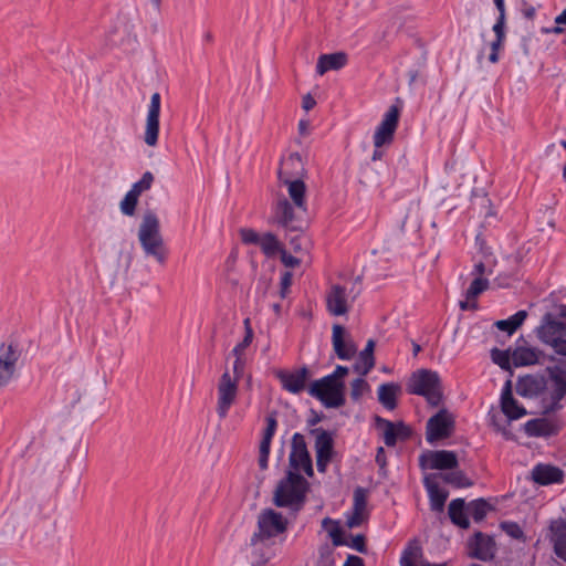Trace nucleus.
<instances>
[{
  "label": "nucleus",
  "instance_id": "f257e3e1",
  "mask_svg": "<svg viewBox=\"0 0 566 566\" xmlns=\"http://www.w3.org/2000/svg\"><path fill=\"white\" fill-rule=\"evenodd\" d=\"M308 489L310 483L303 475L289 470L274 491L273 503L277 507H289L296 514L306 502Z\"/></svg>",
  "mask_w": 566,
  "mask_h": 566
},
{
  "label": "nucleus",
  "instance_id": "f03ea898",
  "mask_svg": "<svg viewBox=\"0 0 566 566\" xmlns=\"http://www.w3.org/2000/svg\"><path fill=\"white\" fill-rule=\"evenodd\" d=\"M287 526L289 520L281 512L273 509H264L258 516V530L252 534L250 545L265 544L268 541L275 538L282 545L285 541Z\"/></svg>",
  "mask_w": 566,
  "mask_h": 566
},
{
  "label": "nucleus",
  "instance_id": "7ed1b4c3",
  "mask_svg": "<svg viewBox=\"0 0 566 566\" xmlns=\"http://www.w3.org/2000/svg\"><path fill=\"white\" fill-rule=\"evenodd\" d=\"M407 391L424 397L431 407H438L443 400L441 378L437 371L431 369L415 371L407 382Z\"/></svg>",
  "mask_w": 566,
  "mask_h": 566
},
{
  "label": "nucleus",
  "instance_id": "20e7f679",
  "mask_svg": "<svg viewBox=\"0 0 566 566\" xmlns=\"http://www.w3.org/2000/svg\"><path fill=\"white\" fill-rule=\"evenodd\" d=\"M138 239L146 255L154 256L159 263L165 261L164 241L157 214L147 210L138 230Z\"/></svg>",
  "mask_w": 566,
  "mask_h": 566
},
{
  "label": "nucleus",
  "instance_id": "39448f33",
  "mask_svg": "<svg viewBox=\"0 0 566 566\" xmlns=\"http://www.w3.org/2000/svg\"><path fill=\"white\" fill-rule=\"evenodd\" d=\"M311 397L319 400L326 408H339L345 405V382L322 377L314 380L307 388Z\"/></svg>",
  "mask_w": 566,
  "mask_h": 566
},
{
  "label": "nucleus",
  "instance_id": "423d86ee",
  "mask_svg": "<svg viewBox=\"0 0 566 566\" xmlns=\"http://www.w3.org/2000/svg\"><path fill=\"white\" fill-rule=\"evenodd\" d=\"M551 381L549 403L544 406L543 415L554 413L563 408L560 401L566 397V368L563 365H553L545 368Z\"/></svg>",
  "mask_w": 566,
  "mask_h": 566
},
{
  "label": "nucleus",
  "instance_id": "0eeeda50",
  "mask_svg": "<svg viewBox=\"0 0 566 566\" xmlns=\"http://www.w3.org/2000/svg\"><path fill=\"white\" fill-rule=\"evenodd\" d=\"M22 352L20 343L14 337L0 344V388L9 385L14 378Z\"/></svg>",
  "mask_w": 566,
  "mask_h": 566
},
{
  "label": "nucleus",
  "instance_id": "6e6552de",
  "mask_svg": "<svg viewBox=\"0 0 566 566\" xmlns=\"http://www.w3.org/2000/svg\"><path fill=\"white\" fill-rule=\"evenodd\" d=\"M455 428V420L448 409L442 408L431 416L426 424V440L430 444L448 439L452 436Z\"/></svg>",
  "mask_w": 566,
  "mask_h": 566
},
{
  "label": "nucleus",
  "instance_id": "1a4fd4ad",
  "mask_svg": "<svg viewBox=\"0 0 566 566\" xmlns=\"http://www.w3.org/2000/svg\"><path fill=\"white\" fill-rule=\"evenodd\" d=\"M289 464L294 472L300 473L302 470L308 478L314 475L313 462L305 437L300 432H295L292 437Z\"/></svg>",
  "mask_w": 566,
  "mask_h": 566
},
{
  "label": "nucleus",
  "instance_id": "9d476101",
  "mask_svg": "<svg viewBox=\"0 0 566 566\" xmlns=\"http://www.w3.org/2000/svg\"><path fill=\"white\" fill-rule=\"evenodd\" d=\"M310 434L315 437L314 448L317 470L321 473H325L335 452L333 433L323 428H314L310 430Z\"/></svg>",
  "mask_w": 566,
  "mask_h": 566
},
{
  "label": "nucleus",
  "instance_id": "9b49d317",
  "mask_svg": "<svg viewBox=\"0 0 566 566\" xmlns=\"http://www.w3.org/2000/svg\"><path fill=\"white\" fill-rule=\"evenodd\" d=\"M400 107L392 104L385 113L381 122L376 127L373 140L376 148H382L394 142L395 133L398 127Z\"/></svg>",
  "mask_w": 566,
  "mask_h": 566
},
{
  "label": "nucleus",
  "instance_id": "f8f14e48",
  "mask_svg": "<svg viewBox=\"0 0 566 566\" xmlns=\"http://www.w3.org/2000/svg\"><path fill=\"white\" fill-rule=\"evenodd\" d=\"M239 391V382L232 379L229 370H226L218 384V401L216 411L220 419L227 418L231 406L234 403Z\"/></svg>",
  "mask_w": 566,
  "mask_h": 566
},
{
  "label": "nucleus",
  "instance_id": "ddd939ff",
  "mask_svg": "<svg viewBox=\"0 0 566 566\" xmlns=\"http://www.w3.org/2000/svg\"><path fill=\"white\" fill-rule=\"evenodd\" d=\"M419 465L422 470H453L459 465L458 457L450 450H428L420 454Z\"/></svg>",
  "mask_w": 566,
  "mask_h": 566
},
{
  "label": "nucleus",
  "instance_id": "4468645a",
  "mask_svg": "<svg viewBox=\"0 0 566 566\" xmlns=\"http://www.w3.org/2000/svg\"><path fill=\"white\" fill-rule=\"evenodd\" d=\"M376 428L384 429V443L387 447H395L398 440L406 441L411 438L412 430L403 421L392 422L380 416H375Z\"/></svg>",
  "mask_w": 566,
  "mask_h": 566
},
{
  "label": "nucleus",
  "instance_id": "2eb2a0df",
  "mask_svg": "<svg viewBox=\"0 0 566 566\" xmlns=\"http://www.w3.org/2000/svg\"><path fill=\"white\" fill-rule=\"evenodd\" d=\"M293 206L285 197L277 200L274 216L277 224L290 232H301L303 230V221L300 219Z\"/></svg>",
  "mask_w": 566,
  "mask_h": 566
},
{
  "label": "nucleus",
  "instance_id": "dca6fc26",
  "mask_svg": "<svg viewBox=\"0 0 566 566\" xmlns=\"http://www.w3.org/2000/svg\"><path fill=\"white\" fill-rule=\"evenodd\" d=\"M160 105V94L158 92H155L151 95L150 104L148 105L144 133V142L146 143V145L150 147H154L158 144Z\"/></svg>",
  "mask_w": 566,
  "mask_h": 566
},
{
  "label": "nucleus",
  "instance_id": "f3484780",
  "mask_svg": "<svg viewBox=\"0 0 566 566\" xmlns=\"http://www.w3.org/2000/svg\"><path fill=\"white\" fill-rule=\"evenodd\" d=\"M275 377L279 379L284 390L296 395L306 388L310 370L306 366L293 371L279 369L275 371Z\"/></svg>",
  "mask_w": 566,
  "mask_h": 566
},
{
  "label": "nucleus",
  "instance_id": "a211bd4d",
  "mask_svg": "<svg viewBox=\"0 0 566 566\" xmlns=\"http://www.w3.org/2000/svg\"><path fill=\"white\" fill-rule=\"evenodd\" d=\"M469 556L482 562H489L495 555L494 539L482 532H476L468 542Z\"/></svg>",
  "mask_w": 566,
  "mask_h": 566
},
{
  "label": "nucleus",
  "instance_id": "6ab92c4d",
  "mask_svg": "<svg viewBox=\"0 0 566 566\" xmlns=\"http://www.w3.org/2000/svg\"><path fill=\"white\" fill-rule=\"evenodd\" d=\"M548 379L544 374L525 375L516 381V392L524 398H534L545 392Z\"/></svg>",
  "mask_w": 566,
  "mask_h": 566
},
{
  "label": "nucleus",
  "instance_id": "aec40b11",
  "mask_svg": "<svg viewBox=\"0 0 566 566\" xmlns=\"http://www.w3.org/2000/svg\"><path fill=\"white\" fill-rule=\"evenodd\" d=\"M500 402L501 410L506 416L509 423L528 413L527 410L514 398L511 379H507L502 388Z\"/></svg>",
  "mask_w": 566,
  "mask_h": 566
},
{
  "label": "nucleus",
  "instance_id": "412c9836",
  "mask_svg": "<svg viewBox=\"0 0 566 566\" xmlns=\"http://www.w3.org/2000/svg\"><path fill=\"white\" fill-rule=\"evenodd\" d=\"M291 172L287 170H279V179L280 181L287 186V191L293 200V203L297 210L305 212L306 211V202H305V192H306V186L304 181L302 180V177L300 178H292Z\"/></svg>",
  "mask_w": 566,
  "mask_h": 566
},
{
  "label": "nucleus",
  "instance_id": "4be33fe9",
  "mask_svg": "<svg viewBox=\"0 0 566 566\" xmlns=\"http://www.w3.org/2000/svg\"><path fill=\"white\" fill-rule=\"evenodd\" d=\"M332 344L335 354L342 360H349L356 354V345L348 337L346 328L339 324L333 326Z\"/></svg>",
  "mask_w": 566,
  "mask_h": 566
},
{
  "label": "nucleus",
  "instance_id": "5701e85b",
  "mask_svg": "<svg viewBox=\"0 0 566 566\" xmlns=\"http://www.w3.org/2000/svg\"><path fill=\"white\" fill-rule=\"evenodd\" d=\"M547 537L553 544L555 555L566 562V520L563 517L552 520Z\"/></svg>",
  "mask_w": 566,
  "mask_h": 566
},
{
  "label": "nucleus",
  "instance_id": "b1692460",
  "mask_svg": "<svg viewBox=\"0 0 566 566\" xmlns=\"http://www.w3.org/2000/svg\"><path fill=\"white\" fill-rule=\"evenodd\" d=\"M532 479L538 485L560 484L565 472L558 467L538 463L532 470Z\"/></svg>",
  "mask_w": 566,
  "mask_h": 566
},
{
  "label": "nucleus",
  "instance_id": "393cba45",
  "mask_svg": "<svg viewBox=\"0 0 566 566\" xmlns=\"http://www.w3.org/2000/svg\"><path fill=\"white\" fill-rule=\"evenodd\" d=\"M437 474H429L423 478V486L428 492L430 509L434 512H443L449 492L437 482Z\"/></svg>",
  "mask_w": 566,
  "mask_h": 566
},
{
  "label": "nucleus",
  "instance_id": "a878e982",
  "mask_svg": "<svg viewBox=\"0 0 566 566\" xmlns=\"http://www.w3.org/2000/svg\"><path fill=\"white\" fill-rule=\"evenodd\" d=\"M347 291L345 286L334 284L326 295L327 311L335 316L345 315L348 312Z\"/></svg>",
  "mask_w": 566,
  "mask_h": 566
},
{
  "label": "nucleus",
  "instance_id": "bb28decb",
  "mask_svg": "<svg viewBox=\"0 0 566 566\" xmlns=\"http://www.w3.org/2000/svg\"><path fill=\"white\" fill-rule=\"evenodd\" d=\"M538 338L546 345L549 339L566 335V323L557 321L552 314L547 313L543 318V324L537 328Z\"/></svg>",
  "mask_w": 566,
  "mask_h": 566
},
{
  "label": "nucleus",
  "instance_id": "cd10ccee",
  "mask_svg": "<svg viewBox=\"0 0 566 566\" xmlns=\"http://www.w3.org/2000/svg\"><path fill=\"white\" fill-rule=\"evenodd\" d=\"M448 515L450 521L460 528L467 530L470 527L468 506L464 499L458 497L452 500L448 507Z\"/></svg>",
  "mask_w": 566,
  "mask_h": 566
},
{
  "label": "nucleus",
  "instance_id": "c85d7f7f",
  "mask_svg": "<svg viewBox=\"0 0 566 566\" xmlns=\"http://www.w3.org/2000/svg\"><path fill=\"white\" fill-rule=\"evenodd\" d=\"M524 431L528 437H551L557 428L546 418H535L525 422Z\"/></svg>",
  "mask_w": 566,
  "mask_h": 566
},
{
  "label": "nucleus",
  "instance_id": "c756f323",
  "mask_svg": "<svg viewBox=\"0 0 566 566\" xmlns=\"http://www.w3.org/2000/svg\"><path fill=\"white\" fill-rule=\"evenodd\" d=\"M347 63V55L344 52L322 54L316 64V73L324 75L332 70H340Z\"/></svg>",
  "mask_w": 566,
  "mask_h": 566
},
{
  "label": "nucleus",
  "instance_id": "7c9ffc66",
  "mask_svg": "<svg viewBox=\"0 0 566 566\" xmlns=\"http://www.w3.org/2000/svg\"><path fill=\"white\" fill-rule=\"evenodd\" d=\"M375 342L369 339L365 348L359 353L358 359L353 365L354 371L360 376H366L375 366L374 357Z\"/></svg>",
  "mask_w": 566,
  "mask_h": 566
},
{
  "label": "nucleus",
  "instance_id": "2f4dec72",
  "mask_svg": "<svg viewBox=\"0 0 566 566\" xmlns=\"http://www.w3.org/2000/svg\"><path fill=\"white\" fill-rule=\"evenodd\" d=\"M401 387L397 382H385L378 387V400L387 409L394 410L397 407V396Z\"/></svg>",
  "mask_w": 566,
  "mask_h": 566
},
{
  "label": "nucleus",
  "instance_id": "473e14b6",
  "mask_svg": "<svg viewBox=\"0 0 566 566\" xmlns=\"http://www.w3.org/2000/svg\"><path fill=\"white\" fill-rule=\"evenodd\" d=\"M543 353L536 348L517 346L512 352V363L515 367L530 366L538 363Z\"/></svg>",
  "mask_w": 566,
  "mask_h": 566
},
{
  "label": "nucleus",
  "instance_id": "72a5a7b5",
  "mask_svg": "<svg viewBox=\"0 0 566 566\" xmlns=\"http://www.w3.org/2000/svg\"><path fill=\"white\" fill-rule=\"evenodd\" d=\"M422 549L418 545L417 541H412L409 545L403 549L402 555L400 557V566H418L415 564V560L421 556ZM419 566H448L447 563L441 564H431L429 562H423Z\"/></svg>",
  "mask_w": 566,
  "mask_h": 566
},
{
  "label": "nucleus",
  "instance_id": "f704fd0d",
  "mask_svg": "<svg viewBox=\"0 0 566 566\" xmlns=\"http://www.w3.org/2000/svg\"><path fill=\"white\" fill-rule=\"evenodd\" d=\"M437 475L438 478L442 479L443 482L452 485L455 489L470 488L473 485V481L470 480L461 470L453 469L446 473H439Z\"/></svg>",
  "mask_w": 566,
  "mask_h": 566
},
{
  "label": "nucleus",
  "instance_id": "c9c22d12",
  "mask_svg": "<svg viewBox=\"0 0 566 566\" xmlns=\"http://www.w3.org/2000/svg\"><path fill=\"white\" fill-rule=\"evenodd\" d=\"M526 317L527 312L521 310L506 319L496 321L495 326L497 327V329L506 332L507 335H512L524 323Z\"/></svg>",
  "mask_w": 566,
  "mask_h": 566
},
{
  "label": "nucleus",
  "instance_id": "e433bc0d",
  "mask_svg": "<svg viewBox=\"0 0 566 566\" xmlns=\"http://www.w3.org/2000/svg\"><path fill=\"white\" fill-rule=\"evenodd\" d=\"M322 526L325 531H327L334 546H343L344 544H347L338 521L332 520L331 517H325L322 521Z\"/></svg>",
  "mask_w": 566,
  "mask_h": 566
},
{
  "label": "nucleus",
  "instance_id": "4c0bfd02",
  "mask_svg": "<svg viewBox=\"0 0 566 566\" xmlns=\"http://www.w3.org/2000/svg\"><path fill=\"white\" fill-rule=\"evenodd\" d=\"M280 170H287L293 174L292 178L303 177L306 172L302 157L298 153H292L283 163V167Z\"/></svg>",
  "mask_w": 566,
  "mask_h": 566
},
{
  "label": "nucleus",
  "instance_id": "58836bf2",
  "mask_svg": "<svg viewBox=\"0 0 566 566\" xmlns=\"http://www.w3.org/2000/svg\"><path fill=\"white\" fill-rule=\"evenodd\" d=\"M467 506L468 513L475 522L483 521L488 512L493 509L483 497L471 501Z\"/></svg>",
  "mask_w": 566,
  "mask_h": 566
},
{
  "label": "nucleus",
  "instance_id": "ea45409f",
  "mask_svg": "<svg viewBox=\"0 0 566 566\" xmlns=\"http://www.w3.org/2000/svg\"><path fill=\"white\" fill-rule=\"evenodd\" d=\"M259 245L268 258L274 256L277 252L283 250L275 234L271 232H266L262 235Z\"/></svg>",
  "mask_w": 566,
  "mask_h": 566
},
{
  "label": "nucleus",
  "instance_id": "a19ab883",
  "mask_svg": "<svg viewBox=\"0 0 566 566\" xmlns=\"http://www.w3.org/2000/svg\"><path fill=\"white\" fill-rule=\"evenodd\" d=\"M263 544H259L254 546L255 548L252 551V562L253 565H266L274 556L275 552L272 548H265L262 546Z\"/></svg>",
  "mask_w": 566,
  "mask_h": 566
},
{
  "label": "nucleus",
  "instance_id": "79ce46f5",
  "mask_svg": "<svg viewBox=\"0 0 566 566\" xmlns=\"http://www.w3.org/2000/svg\"><path fill=\"white\" fill-rule=\"evenodd\" d=\"M490 354H491V359L494 364L500 366L503 370L511 371L512 353L510 352V349L503 350V349H499L495 347V348L491 349Z\"/></svg>",
  "mask_w": 566,
  "mask_h": 566
},
{
  "label": "nucleus",
  "instance_id": "37998d69",
  "mask_svg": "<svg viewBox=\"0 0 566 566\" xmlns=\"http://www.w3.org/2000/svg\"><path fill=\"white\" fill-rule=\"evenodd\" d=\"M265 422H266V427L263 431V437H262L260 444L271 447L272 439L277 429L276 413L275 412L269 413L265 417Z\"/></svg>",
  "mask_w": 566,
  "mask_h": 566
},
{
  "label": "nucleus",
  "instance_id": "c03bdc74",
  "mask_svg": "<svg viewBox=\"0 0 566 566\" xmlns=\"http://www.w3.org/2000/svg\"><path fill=\"white\" fill-rule=\"evenodd\" d=\"M489 287V280L484 277H475L468 290L465 291V298L474 300L481 293H483Z\"/></svg>",
  "mask_w": 566,
  "mask_h": 566
},
{
  "label": "nucleus",
  "instance_id": "a18cd8bd",
  "mask_svg": "<svg viewBox=\"0 0 566 566\" xmlns=\"http://www.w3.org/2000/svg\"><path fill=\"white\" fill-rule=\"evenodd\" d=\"M138 197L133 191L128 190L123 200L119 203V209L123 214L133 217L136 211V206L138 203Z\"/></svg>",
  "mask_w": 566,
  "mask_h": 566
},
{
  "label": "nucleus",
  "instance_id": "49530a36",
  "mask_svg": "<svg viewBox=\"0 0 566 566\" xmlns=\"http://www.w3.org/2000/svg\"><path fill=\"white\" fill-rule=\"evenodd\" d=\"M367 506V490L357 486L354 490V499H353V512L361 513L366 510Z\"/></svg>",
  "mask_w": 566,
  "mask_h": 566
},
{
  "label": "nucleus",
  "instance_id": "de8ad7c7",
  "mask_svg": "<svg viewBox=\"0 0 566 566\" xmlns=\"http://www.w3.org/2000/svg\"><path fill=\"white\" fill-rule=\"evenodd\" d=\"M153 182L154 175L150 171H146L143 174L142 178L138 181L133 184L129 190L136 193L137 196H140L142 192L151 188Z\"/></svg>",
  "mask_w": 566,
  "mask_h": 566
},
{
  "label": "nucleus",
  "instance_id": "09e8293b",
  "mask_svg": "<svg viewBox=\"0 0 566 566\" xmlns=\"http://www.w3.org/2000/svg\"><path fill=\"white\" fill-rule=\"evenodd\" d=\"M369 390L368 382L364 379V376H360L356 379H354L350 384V398L354 401H358L364 391Z\"/></svg>",
  "mask_w": 566,
  "mask_h": 566
},
{
  "label": "nucleus",
  "instance_id": "8fccbe9b",
  "mask_svg": "<svg viewBox=\"0 0 566 566\" xmlns=\"http://www.w3.org/2000/svg\"><path fill=\"white\" fill-rule=\"evenodd\" d=\"M249 323H250V319L247 318L244 321V324L247 326V334L244 336V338L242 339V342L238 343L233 349L231 350V354L235 357H240L241 354L243 353V350L251 344L252 342V337H253V332L251 329V327L249 326Z\"/></svg>",
  "mask_w": 566,
  "mask_h": 566
},
{
  "label": "nucleus",
  "instance_id": "3c124183",
  "mask_svg": "<svg viewBox=\"0 0 566 566\" xmlns=\"http://www.w3.org/2000/svg\"><path fill=\"white\" fill-rule=\"evenodd\" d=\"M240 237L244 244H255L259 245L261 238L256 231L250 228L240 229Z\"/></svg>",
  "mask_w": 566,
  "mask_h": 566
},
{
  "label": "nucleus",
  "instance_id": "603ef678",
  "mask_svg": "<svg viewBox=\"0 0 566 566\" xmlns=\"http://www.w3.org/2000/svg\"><path fill=\"white\" fill-rule=\"evenodd\" d=\"M501 527L512 538L520 539L524 536L523 530L515 522H503Z\"/></svg>",
  "mask_w": 566,
  "mask_h": 566
},
{
  "label": "nucleus",
  "instance_id": "864d4df0",
  "mask_svg": "<svg viewBox=\"0 0 566 566\" xmlns=\"http://www.w3.org/2000/svg\"><path fill=\"white\" fill-rule=\"evenodd\" d=\"M343 546H348L361 554L367 553L366 537L363 534L353 536L352 541H347V544H344Z\"/></svg>",
  "mask_w": 566,
  "mask_h": 566
},
{
  "label": "nucleus",
  "instance_id": "5fc2aeb1",
  "mask_svg": "<svg viewBox=\"0 0 566 566\" xmlns=\"http://www.w3.org/2000/svg\"><path fill=\"white\" fill-rule=\"evenodd\" d=\"M492 30L495 33V39L505 40V13H499Z\"/></svg>",
  "mask_w": 566,
  "mask_h": 566
},
{
  "label": "nucleus",
  "instance_id": "6e6d98bb",
  "mask_svg": "<svg viewBox=\"0 0 566 566\" xmlns=\"http://www.w3.org/2000/svg\"><path fill=\"white\" fill-rule=\"evenodd\" d=\"M549 340H551V343L548 345L553 347L554 352L557 355L566 356V339L565 338L558 337V338H552Z\"/></svg>",
  "mask_w": 566,
  "mask_h": 566
},
{
  "label": "nucleus",
  "instance_id": "4d7b16f0",
  "mask_svg": "<svg viewBox=\"0 0 566 566\" xmlns=\"http://www.w3.org/2000/svg\"><path fill=\"white\" fill-rule=\"evenodd\" d=\"M292 280H293V274L291 272L286 271L282 274L281 282H280V285H281L280 295L282 298H284L286 296L287 290L292 284Z\"/></svg>",
  "mask_w": 566,
  "mask_h": 566
},
{
  "label": "nucleus",
  "instance_id": "13d9d810",
  "mask_svg": "<svg viewBox=\"0 0 566 566\" xmlns=\"http://www.w3.org/2000/svg\"><path fill=\"white\" fill-rule=\"evenodd\" d=\"M281 262L286 266V268H295L297 265H300L301 263V260L293 256L292 254L287 253L284 249L281 250Z\"/></svg>",
  "mask_w": 566,
  "mask_h": 566
},
{
  "label": "nucleus",
  "instance_id": "bf43d9fd",
  "mask_svg": "<svg viewBox=\"0 0 566 566\" xmlns=\"http://www.w3.org/2000/svg\"><path fill=\"white\" fill-rule=\"evenodd\" d=\"M270 446L260 444V454H259V467L262 470L268 469L269 457H270Z\"/></svg>",
  "mask_w": 566,
  "mask_h": 566
},
{
  "label": "nucleus",
  "instance_id": "052dcab7",
  "mask_svg": "<svg viewBox=\"0 0 566 566\" xmlns=\"http://www.w3.org/2000/svg\"><path fill=\"white\" fill-rule=\"evenodd\" d=\"M347 374L348 367L337 365L335 370L332 374L326 375L325 377L332 378V380L334 381H343L342 378H344Z\"/></svg>",
  "mask_w": 566,
  "mask_h": 566
},
{
  "label": "nucleus",
  "instance_id": "680f3d73",
  "mask_svg": "<svg viewBox=\"0 0 566 566\" xmlns=\"http://www.w3.org/2000/svg\"><path fill=\"white\" fill-rule=\"evenodd\" d=\"M243 369H244V361L241 359V357H235V360L233 363L232 379H234V380H237V382H239V380L241 379V377L243 375Z\"/></svg>",
  "mask_w": 566,
  "mask_h": 566
},
{
  "label": "nucleus",
  "instance_id": "e2e57ef3",
  "mask_svg": "<svg viewBox=\"0 0 566 566\" xmlns=\"http://www.w3.org/2000/svg\"><path fill=\"white\" fill-rule=\"evenodd\" d=\"M363 520L364 517L361 513L353 512V515L349 516L347 520V526L349 528L358 527L361 524Z\"/></svg>",
  "mask_w": 566,
  "mask_h": 566
},
{
  "label": "nucleus",
  "instance_id": "0e129e2a",
  "mask_svg": "<svg viewBox=\"0 0 566 566\" xmlns=\"http://www.w3.org/2000/svg\"><path fill=\"white\" fill-rule=\"evenodd\" d=\"M343 566H365V562L359 556L348 555Z\"/></svg>",
  "mask_w": 566,
  "mask_h": 566
},
{
  "label": "nucleus",
  "instance_id": "69168bd1",
  "mask_svg": "<svg viewBox=\"0 0 566 566\" xmlns=\"http://www.w3.org/2000/svg\"><path fill=\"white\" fill-rule=\"evenodd\" d=\"M305 238L302 237L301 234H295L293 237H291L290 239V245L292 247L293 251L294 252H298L302 250V241L304 240Z\"/></svg>",
  "mask_w": 566,
  "mask_h": 566
},
{
  "label": "nucleus",
  "instance_id": "338daca9",
  "mask_svg": "<svg viewBox=\"0 0 566 566\" xmlns=\"http://www.w3.org/2000/svg\"><path fill=\"white\" fill-rule=\"evenodd\" d=\"M316 105V101L311 94H306L302 99V107L308 112Z\"/></svg>",
  "mask_w": 566,
  "mask_h": 566
},
{
  "label": "nucleus",
  "instance_id": "774afa93",
  "mask_svg": "<svg viewBox=\"0 0 566 566\" xmlns=\"http://www.w3.org/2000/svg\"><path fill=\"white\" fill-rule=\"evenodd\" d=\"M322 420H323V415L316 412L314 409H311V417L307 419V424L310 427H314Z\"/></svg>",
  "mask_w": 566,
  "mask_h": 566
}]
</instances>
